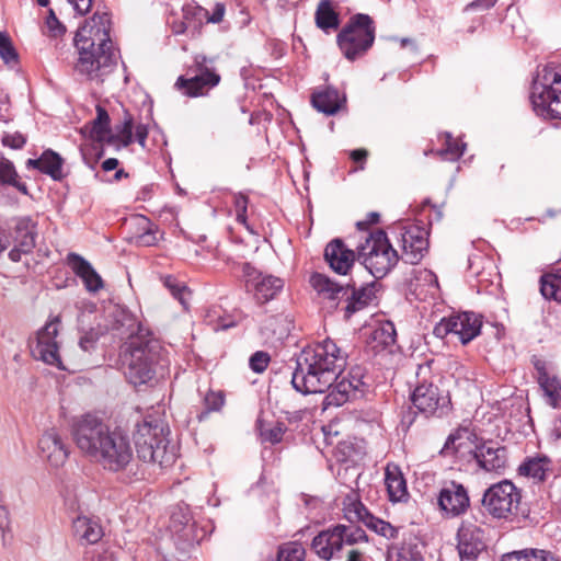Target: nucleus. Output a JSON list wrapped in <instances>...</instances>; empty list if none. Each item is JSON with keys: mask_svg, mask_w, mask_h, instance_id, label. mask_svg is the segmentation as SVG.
I'll use <instances>...</instances> for the list:
<instances>
[{"mask_svg": "<svg viewBox=\"0 0 561 561\" xmlns=\"http://www.w3.org/2000/svg\"><path fill=\"white\" fill-rule=\"evenodd\" d=\"M225 404V393L222 391L209 390L204 397L206 413L217 412Z\"/></svg>", "mask_w": 561, "mask_h": 561, "instance_id": "47", "label": "nucleus"}, {"mask_svg": "<svg viewBox=\"0 0 561 561\" xmlns=\"http://www.w3.org/2000/svg\"><path fill=\"white\" fill-rule=\"evenodd\" d=\"M400 237V259L408 264H417L428 249L427 231L420 226L410 225L398 228Z\"/></svg>", "mask_w": 561, "mask_h": 561, "instance_id": "18", "label": "nucleus"}, {"mask_svg": "<svg viewBox=\"0 0 561 561\" xmlns=\"http://www.w3.org/2000/svg\"><path fill=\"white\" fill-rule=\"evenodd\" d=\"M71 436L81 454L111 472H121L134 460L129 435L102 417L87 413L71 424Z\"/></svg>", "mask_w": 561, "mask_h": 561, "instance_id": "2", "label": "nucleus"}, {"mask_svg": "<svg viewBox=\"0 0 561 561\" xmlns=\"http://www.w3.org/2000/svg\"><path fill=\"white\" fill-rule=\"evenodd\" d=\"M163 346L151 335L131 337L123 353L124 374L134 386H141L154 376V368L162 359Z\"/></svg>", "mask_w": 561, "mask_h": 561, "instance_id": "5", "label": "nucleus"}, {"mask_svg": "<svg viewBox=\"0 0 561 561\" xmlns=\"http://www.w3.org/2000/svg\"><path fill=\"white\" fill-rule=\"evenodd\" d=\"M38 450L41 457L55 468L64 466L70 454L68 444L55 428L47 430L39 437Z\"/></svg>", "mask_w": 561, "mask_h": 561, "instance_id": "22", "label": "nucleus"}, {"mask_svg": "<svg viewBox=\"0 0 561 561\" xmlns=\"http://www.w3.org/2000/svg\"><path fill=\"white\" fill-rule=\"evenodd\" d=\"M459 439L460 436L458 434H450L444 445L443 453L446 455L457 453L461 446V444H457Z\"/></svg>", "mask_w": 561, "mask_h": 561, "instance_id": "56", "label": "nucleus"}, {"mask_svg": "<svg viewBox=\"0 0 561 561\" xmlns=\"http://www.w3.org/2000/svg\"><path fill=\"white\" fill-rule=\"evenodd\" d=\"M531 363L536 370V379L542 389L546 401L553 408L561 407V382L554 367L537 356H533Z\"/></svg>", "mask_w": 561, "mask_h": 561, "instance_id": "21", "label": "nucleus"}, {"mask_svg": "<svg viewBox=\"0 0 561 561\" xmlns=\"http://www.w3.org/2000/svg\"><path fill=\"white\" fill-rule=\"evenodd\" d=\"M540 291L547 299L561 301V268L541 277Z\"/></svg>", "mask_w": 561, "mask_h": 561, "instance_id": "40", "label": "nucleus"}, {"mask_svg": "<svg viewBox=\"0 0 561 561\" xmlns=\"http://www.w3.org/2000/svg\"><path fill=\"white\" fill-rule=\"evenodd\" d=\"M90 136L98 141L110 138V116L100 105L96 106V117L91 122Z\"/></svg>", "mask_w": 561, "mask_h": 561, "instance_id": "39", "label": "nucleus"}, {"mask_svg": "<svg viewBox=\"0 0 561 561\" xmlns=\"http://www.w3.org/2000/svg\"><path fill=\"white\" fill-rule=\"evenodd\" d=\"M16 176V169L12 161L5 158L0 159V186H8L11 180Z\"/></svg>", "mask_w": 561, "mask_h": 561, "instance_id": "48", "label": "nucleus"}, {"mask_svg": "<svg viewBox=\"0 0 561 561\" xmlns=\"http://www.w3.org/2000/svg\"><path fill=\"white\" fill-rule=\"evenodd\" d=\"M543 81L533 84L530 100L537 115L561 119V70L543 69Z\"/></svg>", "mask_w": 561, "mask_h": 561, "instance_id": "9", "label": "nucleus"}, {"mask_svg": "<svg viewBox=\"0 0 561 561\" xmlns=\"http://www.w3.org/2000/svg\"><path fill=\"white\" fill-rule=\"evenodd\" d=\"M135 136H136V140L138 141V144L142 148H145L146 140H147V137H148V126L146 124H138L135 127Z\"/></svg>", "mask_w": 561, "mask_h": 561, "instance_id": "58", "label": "nucleus"}, {"mask_svg": "<svg viewBox=\"0 0 561 561\" xmlns=\"http://www.w3.org/2000/svg\"><path fill=\"white\" fill-rule=\"evenodd\" d=\"M457 550L461 560H474L484 549L483 530L473 524H462L457 533Z\"/></svg>", "mask_w": 561, "mask_h": 561, "instance_id": "23", "label": "nucleus"}, {"mask_svg": "<svg viewBox=\"0 0 561 561\" xmlns=\"http://www.w3.org/2000/svg\"><path fill=\"white\" fill-rule=\"evenodd\" d=\"M169 434L168 424L160 419L148 417L138 424L134 439L139 459L160 468L172 466L176 459V448L171 445Z\"/></svg>", "mask_w": 561, "mask_h": 561, "instance_id": "4", "label": "nucleus"}, {"mask_svg": "<svg viewBox=\"0 0 561 561\" xmlns=\"http://www.w3.org/2000/svg\"><path fill=\"white\" fill-rule=\"evenodd\" d=\"M66 262L73 273L82 279L89 291L95 293L103 287L101 276L84 257L71 252L67 255Z\"/></svg>", "mask_w": 561, "mask_h": 561, "instance_id": "27", "label": "nucleus"}, {"mask_svg": "<svg viewBox=\"0 0 561 561\" xmlns=\"http://www.w3.org/2000/svg\"><path fill=\"white\" fill-rule=\"evenodd\" d=\"M196 75L192 78L179 77L175 88L187 96H199L210 88L216 87L220 81V76L207 66V58L204 55H197L194 59Z\"/></svg>", "mask_w": 561, "mask_h": 561, "instance_id": "17", "label": "nucleus"}, {"mask_svg": "<svg viewBox=\"0 0 561 561\" xmlns=\"http://www.w3.org/2000/svg\"><path fill=\"white\" fill-rule=\"evenodd\" d=\"M26 167L39 170L54 181H61L66 176L64 173V159L50 149L45 150L38 159H28Z\"/></svg>", "mask_w": 561, "mask_h": 561, "instance_id": "28", "label": "nucleus"}, {"mask_svg": "<svg viewBox=\"0 0 561 561\" xmlns=\"http://www.w3.org/2000/svg\"><path fill=\"white\" fill-rule=\"evenodd\" d=\"M68 2L72 4L77 13L84 15L91 10L93 0H68Z\"/></svg>", "mask_w": 561, "mask_h": 561, "instance_id": "57", "label": "nucleus"}, {"mask_svg": "<svg viewBox=\"0 0 561 561\" xmlns=\"http://www.w3.org/2000/svg\"><path fill=\"white\" fill-rule=\"evenodd\" d=\"M497 0H474L467 4L466 11L474 10V9H490L492 8Z\"/></svg>", "mask_w": 561, "mask_h": 561, "instance_id": "60", "label": "nucleus"}, {"mask_svg": "<svg viewBox=\"0 0 561 561\" xmlns=\"http://www.w3.org/2000/svg\"><path fill=\"white\" fill-rule=\"evenodd\" d=\"M376 26L374 20L364 13L350 18L336 36V43L343 56L354 61L363 57L375 42Z\"/></svg>", "mask_w": 561, "mask_h": 561, "instance_id": "6", "label": "nucleus"}, {"mask_svg": "<svg viewBox=\"0 0 561 561\" xmlns=\"http://www.w3.org/2000/svg\"><path fill=\"white\" fill-rule=\"evenodd\" d=\"M48 33L53 37H58L66 32V27L59 22L54 10L49 9L45 21Z\"/></svg>", "mask_w": 561, "mask_h": 561, "instance_id": "49", "label": "nucleus"}, {"mask_svg": "<svg viewBox=\"0 0 561 561\" xmlns=\"http://www.w3.org/2000/svg\"><path fill=\"white\" fill-rule=\"evenodd\" d=\"M345 99H341L339 91L333 88H327L312 94L311 103L314 108L327 115L335 114L342 106Z\"/></svg>", "mask_w": 561, "mask_h": 561, "instance_id": "32", "label": "nucleus"}, {"mask_svg": "<svg viewBox=\"0 0 561 561\" xmlns=\"http://www.w3.org/2000/svg\"><path fill=\"white\" fill-rule=\"evenodd\" d=\"M415 540H404L401 546L391 545L388 548L387 561H424Z\"/></svg>", "mask_w": 561, "mask_h": 561, "instance_id": "34", "label": "nucleus"}, {"mask_svg": "<svg viewBox=\"0 0 561 561\" xmlns=\"http://www.w3.org/2000/svg\"><path fill=\"white\" fill-rule=\"evenodd\" d=\"M312 288L324 299L336 301L347 295L348 287L331 280L327 275L314 273L310 277Z\"/></svg>", "mask_w": 561, "mask_h": 561, "instance_id": "30", "label": "nucleus"}, {"mask_svg": "<svg viewBox=\"0 0 561 561\" xmlns=\"http://www.w3.org/2000/svg\"><path fill=\"white\" fill-rule=\"evenodd\" d=\"M518 474L534 482H543L553 476L552 461L546 456L527 458L519 467Z\"/></svg>", "mask_w": 561, "mask_h": 561, "instance_id": "29", "label": "nucleus"}, {"mask_svg": "<svg viewBox=\"0 0 561 561\" xmlns=\"http://www.w3.org/2000/svg\"><path fill=\"white\" fill-rule=\"evenodd\" d=\"M385 483L391 501L398 502L408 495L405 479L398 467L387 466Z\"/></svg>", "mask_w": 561, "mask_h": 561, "instance_id": "33", "label": "nucleus"}, {"mask_svg": "<svg viewBox=\"0 0 561 561\" xmlns=\"http://www.w3.org/2000/svg\"><path fill=\"white\" fill-rule=\"evenodd\" d=\"M396 329L391 322H387L375 329L371 333L370 346L375 353H379L396 343Z\"/></svg>", "mask_w": 561, "mask_h": 561, "instance_id": "36", "label": "nucleus"}, {"mask_svg": "<svg viewBox=\"0 0 561 561\" xmlns=\"http://www.w3.org/2000/svg\"><path fill=\"white\" fill-rule=\"evenodd\" d=\"M502 561H560L550 551L523 549L503 554Z\"/></svg>", "mask_w": 561, "mask_h": 561, "instance_id": "38", "label": "nucleus"}, {"mask_svg": "<svg viewBox=\"0 0 561 561\" xmlns=\"http://www.w3.org/2000/svg\"><path fill=\"white\" fill-rule=\"evenodd\" d=\"M376 282H370L357 286L354 280L346 284L348 287L347 295H344L346 301V306L344 308L346 318H350L353 313L364 309L373 301L376 295Z\"/></svg>", "mask_w": 561, "mask_h": 561, "instance_id": "25", "label": "nucleus"}, {"mask_svg": "<svg viewBox=\"0 0 561 561\" xmlns=\"http://www.w3.org/2000/svg\"><path fill=\"white\" fill-rule=\"evenodd\" d=\"M136 327L137 323L133 316L121 308H114L110 311L106 316V323L101 324L104 334L111 332L119 339L135 337Z\"/></svg>", "mask_w": 561, "mask_h": 561, "instance_id": "26", "label": "nucleus"}, {"mask_svg": "<svg viewBox=\"0 0 561 561\" xmlns=\"http://www.w3.org/2000/svg\"><path fill=\"white\" fill-rule=\"evenodd\" d=\"M520 500V490L512 481L502 480L484 491L481 503L493 518L508 519L516 515Z\"/></svg>", "mask_w": 561, "mask_h": 561, "instance_id": "10", "label": "nucleus"}, {"mask_svg": "<svg viewBox=\"0 0 561 561\" xmlns=\"http://www.w3.org/2000/svg\"><path fill=\"white\" fill-rule=\"evenodd\" d=\"M226 13V5L222 2H217L213 9L211 14L209 12L198 5H186L185 7V18L188 20V15H193L196 18V22L202 24L204 20L208 23H220L224 20Z\"/></svg>", "mask_w": 561, "mask_h": 561, "instance_id": "37", "label": "nucleus"}, {"mask_svg": "<svg viewBox=\"0 0 561 561\" xmlns=\"http://www.w3.org/2000/svg\"><path fill=\"white\" fill-rule=\"evenodd\" d=\"M12 243L10 234L7 230L0 231V255L10 247Z\"/></svg>", "mask_w": 561, "mask_h": 561, "instance_id": "63", "label": "nucleus"}, {"mask_svg": "<svg viewBox=\"0 0 561 561\" xmlns=\"http://www.w3.org/2000/svg\"><path fill=\"white\" fill-rule=\"evenodd\" d=\"M13 248L9 252L12 262H20L22 255L31 254L36 247L38 224L31 216H19L11 219L8 226Z\"/></svg>", "mask_w": 561, "mask_h": 561, "instance_id": "11", "label": "nucleus"}, {"mask_svg": "<svg viewBox=\"0 0 561 561\" xmlns=\"http://www.w3.org/2000/svg\"><path fill=\"white\" fill-rule=\"evenodd\" d=\"M358 259L375 278L387 275L400 259L383 230H377L358 248Z\"/></svg>", "mask_w": 561, "mask_h": 561, "instance_id": "7", "label": "nucleus"}, {"mask_svg": "<svg viewBox=\"0 0 561 561\" xmlns=\"http://www.w3.org/2000/svg\"><path fill=\"white\" fill-rule=\"evenodd\" d=\"M10 529V513L5 506L0 505V530L2 535Z\"/></svg>", "mask_w": 561, "mask_h": 561, "instance_id": "59", "label": "nucleus"}, {"mask_svg": "<svg viewBox=\"0 0 561 561\" xmlns=\"http://www.w3.org/2000/svg\"><path fill=\"white\" fill-rule=\"evenodd\" d=\"M26 139L20 133L7 134L2 138V144L12 149H20L24 146Z\"/></svg>", "mask_w": 561, "mask_h": 561, "instance_id": "54", "label": "nucleus"}, {"mask_svg": "<svg viewBox=\"0 0 561 561\" xmlns=\"http://www.w3.org/2000/svg\"><path fill=\"white\" fill-rule=\"evenodd\" d=\"M314 19L317 26L327 33L330 30H337L340 25L339 14L333 9L330 0L320 1L316 10Z\"/></svg>", "mask_w": 561, "mask_h": 561, "instance_id": "35", "label": "nucleus"}, {"mask_svg": "<svg viewBox=\"0 0 561 561\" xmlns=\"http://www.w3.org/2000/svg\"><path fill=\"white\" fill-rule=\"evenodd\" d=\"M0 58L9 68L19 65V55L9 36L0 39Z\"/></svg>", "mask_w": 561, "mask_h": 561, "instance_id": "43", "label": "nucleus"}, {"mask_svg": "<svg viewBox=\"0 0 561 561\" xmlns=\"http://www.w3.org/2000/svg\"><path fill=\"white\" fill-rule=\"evenodd\" d=\"M286 432V426L284 423L277 422L272 427H264L260 424V435L263 442H267L271 444H277L283 439V435Z\"/></svg>", "mask_w": 561, "mask_h": 561, "instance_id": "44", "label": "nucleus"}, {"mask_svg": "<svg viewBox=\"0 0 561 561\" xmlns=\"http://www.w3.org/2000/svg\"><path fill=\"white\" fill-rule=\"evenodd\" d=\"M466 145H459L457 140H455L450 134H446V147L439 151V154L447 160L456 161L458 160L465 151Z\"/></svg>", "mask_w": 561, "mask_h": 561, "instance_id": "46", "label": "nucleus"}, {"mask_svg": "<svg viewBox=\"0 0 561 561\" xmlns=\"http://www.w3.org/2000/svg\"><path fill=\"white\" fill-rule=\"evenodd\" d=\"M481 327V316L474 312H462L443 318L434 327L433 333L439 339L453 334L465 345L479 335Z\"/></svg>", "mask_w": 561, "mask_h": 561, "instance_id": "13", "label": "nucleus"}, {"mask_svg": "<svg viewBox=\"0 0 561 561\" xmlns=\"http://www.w3.org/2000/svg\"><path fill=\"white\" fill-rule=\"evenodd\" d=\"M324 259L335 273L346 275L354 264L355 253L341 239H334L325 247Z\"/></svg>", "mask_w": 561, "mask_h": 561, "instance_id": "24", "label": "nucleus"}, {"mask_svg": "<svg viewBox=\"0 0 561 561\" xmlns=\"http://www.w3.org/2000/svg\"><path fill=\"white\" fill-rule=\"evenodd\" d=\"M478 467L485 472L504 473L508 465L507 449L493 440H480L471 450Z\"/></svg>", "mask_w": 561, "mask_h": 561, "instance_id": "19", "label": "nucleus"}, {"mask_svg": "<svg viewBox=\"0 0 561 561\" xmlns=\"http://www.w3.org/2000/svg\"><path fill=\"white\" fill-rule=\"evenodd\" d=\"M89 554L87 561H116L115 553L108 549H93Z\"/></svg>", "mask_w": 561, "mask_h": 561, "instance_id": "53", "label": "nucleus"}, {"mask_svg": "<svg viewBox=\"0 0 561 561\" xmlns=\"http://www.w3.org/2000/svg\"><path fill=\"white\" fill-rule=\"evenodd\" d=\"M116 137L123 146H129L133 141V121L130 117L126 118L121 126H117Z\"/></svg>", "mask_w": 561, "mask_h": 561, "instance_id": "50", "label": "nucleus"}, {"mask_svg": "<svg viewBox=\"0 0 561 561\" xmlns=\"http://www.w3.org/2000/svg\"><path fill=\"white\" fill-rule=\"evenodd\" d=\"M111 20L107 13H94L73 38L79 58L75 70L88 80L102 82L117 64L118 53L110 37Z\"/></svg>", "mask_w": 561, "mask_h": 561, "instance_id": "3", "label": "nucleus"}, {"mask_svg": "<svg viewBox=\"0 0 561 561\" xmlns=\"http://www.w3.org/2000/svg\"><path fill=\"white\" fill-rule=\"evenodd\" d=\"M157 242L158 238L156 231L150 228L137 237V243L142 247H152L157 244Z\"/></svg>", "mask_w": 561, "mask_h": 561, "instance_id": "55", "label": "nucleus"}, {"mask_svg": "<svg viewBox=\"0 0 561 561\" xmlns=\"http://www.w3.org/2000/svg\"><path fill=\"white\" fill-rule=\"evenodd\" d=\"M183 21H181L180 23H174L173 26H172V30H173V33L175 34H183L185 33L186 31H188L190 28H194L196 30L198 27V22L195 23L196 21V18L193 16V15H188V20H186L185 18V7L183 8Z\"/></svg>", "mask_w": 561, "mask_h": 561, "instance_id": "52", "label": "nucleus"}, {"mask_svg": "<svg viewBox=\"0 0 561 561\" xmlns=\"http://www.w3.org/2000/svg\"><path fill=\"white\" fill-rule=\"evenodd\" d=\"M413 405L425 416H443L450 410L448 392L440 390L437 385L420 382L412 392Z\"/></svg>", "mask_w": 561, "mask_h": 561, "instance_id": "14", "label": "nucleus"}, {"mask_svg": "<svg viewBox=\"0 0 561 561\" xmlns=\"http://www.w3.org/2000/svg\"><path fill=\"white\" fill-rule=\"evenodd\" d=\"M346 358L347 354L331 339L305 347L296 360L293 387L304 394L329 390L323 400L324 409L364 397L369 387L364 367H352L346 376L339 379Z\"/></svg>", "mask_w": 561, "mask_h": 561, "instance_id": "1", "label": "nucleus"}, {"mask_svg": "<svg viewBox=\"0 0 561 561\" xmlns=\"http://www.w3.org/2000/svg\"><path fill=\"white\" fill-rule=\"evenodd\" d=\"M438 506L450 517L465 514L470 506L467 489L456 481L446 482L439 491Z\"/></svg>", "mask_w": 561, "mask_h": 561, "instance_id": "20", "label": "nucleus"}, {"mask_svg": "<svg viewBox=\"0 0 561 561\" xmlns=\"http://www.w3.org/2000/svg\"><path fill=\"white\" fill-rule=\"evenodd\" d=\"M241 270L248 290L253 291L255 300L261 305L274 299L284 288L282 278L263 275L250 263H242Z\"/></svg>", "mask_w": 561, "mask_h": 561, "instance_id": "16", "label": "nucleus"}, {"mask_svg": "<svg viewBox=\"0 0 561 561\" xmlns=\"http://www.w3.org/2000/svg\"><path fill=\"white\" fill-rule=\"evenodd\" d=\"M59 317L48 321L36 334L34 344L30 345L31 353L34 358L44 363L56 366L59 369H67L59 356V345L57 335L59 331Z\"/></svg>", "mask_w": 561, "mask_h": 561, "instance_id": "15", "label": "nucleus"}, {"mask_svg": "<svg viewBox=\"0 0 561 561\" xmlns=\"http://www.w3.org/2000/svg\"><path fill=\"white\" fill-rule=\"evenodd\" d=\"M368 156L367 150L356 149L351 152V158L355 162H364Z\"/></svg>", "mask_w": 561, "mask_h": 561, "instance_id": "64", "label": "nucleus"}, {"mask_svg": "<svg viewBox=\"0 0 561 561\" xmlns=\"http://www.w3.org/2000/svg\"><path fill=\"white\" fill-rule=\"evenodd\" d=\"M72 529L78 540L85 543H96L103 536L98 520L87 516H78L72 523Z\"/></svg>", "mask_w": 561, "mask_h": 561, "instance_id": "31", "label": "nucleus"}, {"mask_svg": "<svg viewBox=\"0 0 561 561\" xmlns=\"http://www.w3.org/2000/svg\"><path fill=\"white\" fill-rule=\"evenodd\" d=\"M268 363H270L268 354L265 352H261V351L255 352L250 357V362H249L251 369L255 373L264 371L267 368Z\"/></svg>", "mask_w": 561, "mask_h": 561, "instance_id": "51", "label": "nucleus"}, {"mask_svg": "<svg viewBox=\"0 0 561 561\" xmlns=\"http://www.w3.org/2000/svg\"><path fill=\"white\" fill-rule=\"evenodd\" d=\"M103 334L104 332L101 328V323H99L94 328H91L89 331H85L79 339L80 348L84 352H90L94 350L96 342Z\"/></svg>", "mask_w": 561, "mask_h": 561, "instance_id": "45", "label": "nucleus"}, {"mask_svg": "<svg viewBox=\"0 0 561 561\" xmlns=\"http://www.w3.org/2000/svg\"><path fill=\"white\" fill-rule=\"evenodd\" d=\"M368 540L365 530L357 526L337 524L320 531L311 542L313 552L324 561H330L344 546H353Z\"/></svg>", "mask_w": 561, "mask_h": 561, "instance_id": "8", "label": "nucleus"}, {"mask_svg": "<svg viewBox=\"0 0 561 561\" xmlns=\"http://www.w3.org/2000/svg\"><path fill=\"white\" fill-rule=\"evenodd\" d=\"M343 513L344 517L353 525L362 522L369 529L387 539H394L399 537L401 527L392 526L390 523L371 515L354 492L346 495L344 499Z\"/></svg>", "mask_w": 561, "mask_h": 561, "instance_id": "12", "label": "nucleus"}, {"mask_svg": "<svg viewBox=\"0 0 561 561\" xmlns=\"http://www.w3.org/2000/svg\"><path fill=\"white\" fill-rule=\"evenodd\" d=\"M163 283L164 286L171 291L172 296L178 299L185 309H187L191 291L185 286V284L179 282L176 278L170 275L164 277Z\"/></svg>", "mask_w": 561, "mask_h": 561, "instance_id": "41", "label": "nucleus"}, {"mask_svg": "<svg viewBox=\"0 0 561 561\" xmlns=\"http://www.w3.org/2000/svg\"><path fill=\"white\" fill-rule=\"evenodd\" d=\"M236 213H247L248 197L241 193L236 194L233 198Z\"/></svg>", "mask_w": 561, "mask_h": 561, "instance_id": "61", "label": "nucleus"}, {"mask_svg": "<svg viewBox=\"0 0 561 561\" xmlns=\"http://www.w3.org/2000/svg\"><path fill=\"white\" fill-rule=\"evenodd\" d=\"M305 548L301 543L289 542L283 545L277 553V561H304Z\"/></svg>", "mask_w": 561, "mask_h": 561, "instance_id": "42", "label": "nucleus"}, {"mask_svg": "<svg viewBox=\"0 0 561 561\" xmlns=\"http://www.w3.org/2000/svg\"><path fill=\"white\" fill-rule=\"evenodd\" d=\"M8 186H13L15 187L20 193H22L23 195H28V190H27V186L25 183L21 182L20 181V176H19V173L16 172V176H14V180H11V182H9Z\"/></svg>", "mask_w": 561, "mask_h": 561, "instance_id": "62", "label": "nucleus"}]
</instances>
